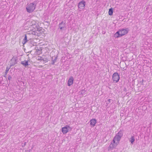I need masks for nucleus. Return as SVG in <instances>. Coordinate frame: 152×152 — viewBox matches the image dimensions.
I'll use <instances>...</instances> for the list:
<instances>
[{"mask_svg":"<svg viewBox=\"0 0 152 152\" xmlns=\"http://www.w3.org/2000/svg\"><path fill=\"white\" fill-rule=\"evenodd\" d=\"M123 135L122 132L120 131L115 137L114 139L108 147V150H111L115 148L119 143L121 137Z\"/></svg>","mask_w":152,"mask_h":152,"instance_id":"nucleus-1","label":"nucleus"},{"mask_svg":"<svg viewBox=\"0 0 152 152\" xmlns=\"http://www.w3.org/2000/svg\"><path fill=\"white\" fill-rule=\"evenodd\" d=\"M36 7V5L33 3L28 4L26 6V9L27 12L29 13H31L34 10Z\"/></svg>","mask_w":152,"mask_h":152,"instance_id":"nucleus-2","label":"nucleus"},{"mask_svg":"<svg viewBox=\"0 0 152 152\" xmlns=\"http://www.w3.org/2000/svg\"><path fill=\"white\" fill-rule=\"evenodd\" d=\"M86 5V2L85 1L83 0L79 3L78 4V10L81 11L83 10L85 8Z\"/></svg>","mask_w":152,"mask_h":152,"instance_id":"nucleus-3","label":"nucleus"},{"mask_svg":"<svg viewBox=\"0 0 152 152\" xmlns=\"http://www.w3.org/2000/svg\"><path fill=\"white\" fill-rule=\"evenodd\" d=\"M72 128L69 126L67 125L66 126L62 128L61 129L62 132L64 134H66L69 131H70Z\"/></svg>","mask_w":152,"mask_h":152,"instance_id":"nucleus-4","label":"nucleus"},{"mask_svg":"<svg viewBox=\"0 0 152 152\" xmlns=\"http://www.w3.org/2000/svg\"><path fill=\"white\" fill-rule=\"evenodd\" d=\"M18 58L16 57H13L10 61V67L15 65L17 63Z\"/></svg>","mask_w":152,"mask_h":152,"instance_id":"nucleus-5","label":"nucleus"},{"mask_svg":"<svg viewBox=\"0 0 152 152\" xmlns=\"http://www.w3.org/2000/svg\"><path fill=\"white\" fill-rule=\"evenodd\" d=\"M113 79L114 82H117L119 79V76L117 73H114L113 75Z\"/></svg>","mask_w":152,"mask_h":152,"instance_id":"nucleus-6","label":"nucleus"},{"mask_svg":"<svg viewBox=\"0 0 152 152\" xmlns=\"http://www.w3.org/2000/svg\"><path fill=\"white\" fill-rule=\"evenodd\" d=\"M124 30V29L121 30H120L119 31H117L114 34V37H118L122 36L124 34L122 33V31Z\"/></svg>","mask_w":152,"mask_h":152,"instance_id":"nucleus-7","label":"nucleus"},{"mask_svg":"<svg viewBox=\"0 0 152 152\" xmlns=\"http://www.w3.org/2000/svg\"><path fill=\"white\" fill-rule=\"evenodd\" d=\"M66 28L65 23L62 21L59 25V28L61 30H63Z\"/></svg>","mask_w":152,"mask_h":152,"instance_id":"nucleus-8","label":"nucleus"},{"mask_svg":"<svg viewBox=\"0 0 152 152\" xmlns=\"http://www.w3.org/2000/svg\"><path fill=\"white\" fill-rule=\"evenodd\" d=\"M74 81V78L73 77L71 76L69 78L68 81V85L70 86L72 84Z\"/></svg>","mask_w":152,"mask_h":152,"instance_id":"nucleus-9","label":"nucleus"},{"mask_svg":"<svg viewBox=\"0 0 152 152\" xmlns=\"http://www.w3.org/2000/svg\"><path fill=\"white\" fill-rule=\"evenodd\" d=\"M96 120L95 119H93L90 121V124L92 126H94L96 123Z\"/></svg>","mask_w":152,"mask_h":152,"instance_id":"nucleus-10","label":"nucleus"},{"mask_svg":"<svg viewBox=\"0 0 152 152\" xmlns=\"http://www.w3.org/2000/svg\"><path fill=\"white\" fill-rule=\"evenodd\" d=\"M21 64L25 66H26L28 65V61L24 60L21 62Z\"/></svg>","mask_w":152,"mask_h":152,"instance_id":"nucleus-11","label":"nucleus"},{"mask_svg":"<svg viewBox=\"0 0 152 152\" xmlns=\"http://www.w3.org/2000/svg\"><path fill=\"white\" fill-rule=\"evenodd\" d=\"M27 41V37L26 35H25V37L23 39L22 43L23 44H25Z\"/></svg>","mask_w":152,"mask_h":152,"instance_id":"nucleus-12","label":"nucleus"},{"mask_svg":"<svg viewBox=\"0 0 152 152\" xmlns=\"http://www.w3.org/2000/svg\"><path fill=\"white\" fill-rule=\"evenodd\" d=\"M113 9L112 8L109 9L108 12L109 15H113Z\"/></svg>","mask_w":152,"mask_h":152,"instance_id":"nucleus-13","label":"nucleus"},{"mask_svg":"<svg viewBox=\"0 0 152 152\" xmlns=\"http://www.w3.org/2000/svg\"><path fill=\"white\" fill-rule=\"evenodd\" d=\"M57 57H55V59L53 60L52 59V62H51V64L53 65L54 64V63L56 62V60H57Z\"/></svg>","mask_w":152,"mask_h":152,"instance_id":"nucleus-14","label":"nucleus"},{"mask_svg":"<svg viewBox=\"0 0 152 152\" xmlns=\"http://www.w3.org/2000/svg\"><path fill=\"white\" fill-rule=\"evenodd\" d=\"M129 31V29L128 28H126L124 29V35L127 34Z\"/></svg>","mask_w":152,"mask_h":152,"instance_id":"nucleus-15","label":"nucleus"},{"mask_svg":"<svg viewBox=\"0 0 152 152\" xmlns=\"http://www.w3.org/2000/svg\"><path fill=\"white\" fill-rule=\"evenodd\" d=\"M135 140L134 137V136L132 137L131 138L130 142L131 143L133 144Z\"/></svg>","mask_w":152,"mask_h":152,"instance_id":"nucleus-16","label":"nucleus"},{"mask_svg":"<svg viewBox=\"0 0 152 152\" xmlns=\"http://www.w3.org/2000/svg\"><path fill=\"white\" fill-rule=\"evenodd\" d=\"M10 67H7L6 68V69L5 71V74L6 75L8 71H9V69H10Z\"/></svg>","mask_w":152,"mask_h":152,"instance_id":"nucleus-17","label":"nucleus"},{"mask_svg":"<svg viewBox=\"0 0 152 152\" xmlns=\"http://www.w3.org/2000/svg\"><path fill=\"white\" fill-rule=\"evenodd\" d=\"M120 115L121 117H123L124 116V114H123V113H120Z\"/></svg>","mask_w":152,"mask_h":152,"instance_id":"nucleus-18","label":"nucleus"},{"mask_svg":"<svg viewBox=\"0 0 152 152\" xmlns=\"http://www.w3.org/2000/svg\"><path fill=\"white\" fill-rule=\"evenodd\" d=\"M11 77L10 76H9V77H8V79H9V80H10V79L11 78Z\"/></svg>","mask_w":152,"mask_h":152,"instance_id":"nucleus-19","label":"nucleus"},{"mask_svg":"<svg viewBox=\"0 0 152 152\" xmlns=\"http://www.w3.org/2000/svg\"><path fill=\"white\" fill-rule=\"evenodd\" d=\"M110 99H108V101L109 102H110Z\"/></svg>","mask_w":152,"mask_h":152,"instance_id":"nucleus-20","label":"nucleus"},{"mask_svg":"<svg viewBox=\"0 0 152 152\" xmlns=\"http://www.w3.org/2000/svg\"><path fill=\"white\" fill-rule=\"evenodd\" d=\"M129 75H130V74H128V75L126 74V75H128V76H129Z\"/></svg>","mask_w":152,"mask_h":152,"instance_id":"nucleus-21","label":"nucleus"},{"mask_svg":"<svg viewBox=\"0 0 152 152\" xmlns=\"http://www.w3.org/2000/svg\"><path fill=\"white\" fill-rule=\"evenodd\" d=\"M125 89H125V88H124V91H125Z\"/></svg>","mask_w":152,"mask_h":152,"instance_id":"nucleus-22","label":"nucleus"},{"mask_svg":"<svg viewBox=\"0 0 152 152\" xmlns=\"http://www.w3.org/2000/svg\"><path fill=\"white\" fill-rule=\"evenodd\" d=\"M129 73H130V72H128V74H129Z\"/></svg>","mask_w":152,"mask_h":152,"instance_id":"nucleus-23","label":"nucleus"},{"mask_svg":"<svg viewBox=\"0 0 152 152\" xmlns=\"http://www.w3.org/2000/svg\"><path fill=\"white\" fill-rule=\"evenodd\" d=\"M142 81L143 82V80H142Z\"/></svg>","mask_w":152,"mask_h":152,"instance_id":"nucleus-24","label":"nucleus"}]
</instances>
